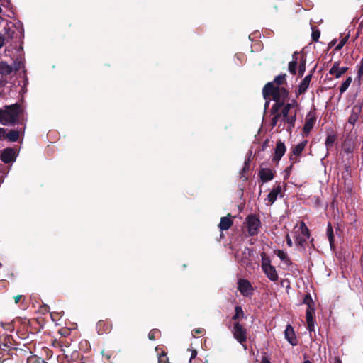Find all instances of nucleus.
Here are the masks:
<instances>
[{
	"mask_svg": "<svg viewBox=\"0 0 363 363\" xmlns=\"http://www.w3.org/2000/svg\"><path fill=\"white\" fill-rule=\"evenodd\" d=\"M21 111V106L18 103L6 106L4 110L0 109V123L3 125H15L18 122Z\"/></svg>",
	"mask_w": 363,
	"mask_h": 363,
	"instance_id": "1",
	"label": "nucleus"
},
{
	"mask_svg": "<svg viewBox=\"0 0 363 363\" xmlns=\"http://www.w3.org/2000/svg\"><path fill=\"white\" fill-rule=\"evenodd\" d=\"M262 95L265 100L272 97L273 101L285 102L289 92L284 87L275 86L274 82H267L262 89Z\"/></svg>",
	"mask_w": 363,
	"mask_h": 363,
	"instance_id": "2",
	"label": "nucleus"
},
{
	"mask_svg": "<svg viewBox=\"0 0 363 363\" xmlns=\"http://www.w3.org/2000/svg\"><path fill=\"white\" fill-rule=\"evenodd\" d=\"M303 303L307 305L306 312V318L307 323V328L311 332L315 330V320L313 318L315 313V302L313 301L311 295L308 293L303 298Z\"/></svg>",
	"mask_w": 363,
	"mask_h": 363,
	"instance_id": "3",
	"label": "nucleus"
},
{
	"mask_svg": "<svg viewBox=\"0 0 363 363\" xmlns=\"http://www.w3.org/2000/svg\"><path fill=\"white\" fill-rule=\"evenodd\" d=\"M14 340L11 335H6L3 340L0 338V354L12 355L14 350L17 348L15 347Z\"/></svg>",
	"mask_w": 363,
	"mask_h": 363,
	"instance_id": "4",
	"label": "nucleus"
},
{
	"mask_svg": "<svg viewBox=\"0 0 363 363\" xmlns=\"http://www.w3.org/2000/svg\"><path fill=\"white\" fill-rule=\"evenodd\" d=\"M232 333L234 338L246 349L247 330L239 322H235L233 324Z\"/></svg>",
	"mask_w": 363,
	"mask_h": 363,
	"instance_id": "5",
	"label": "nucleus"
},
{
	"mask_svg": "<svg viewBox=\"0 0 363 363\" xmlns=\"http://www.w3.org/2000/svg\"><path fill=\"white\" fill-rule=\"evenodd\" d=\"M245 223L247 227V232L250 236H255L258 234L261 226V222L255 214H250L247 216Z\"/></svg>",
	"mask_w": 363,
	"mask_h": 363,
	"instance_id": "6",
	"label": "nucleus"
},
{
	"mask_svg": "<svg viewBox=\"0 0 363 363\" xmlns=\"http://www.w3.org/2000/svg\"><path fill=\"white\" fill-rule=\"evenodd\" d=\"M238 289L241 294L245 297H251L254 291L252 284L247 279H238Z\"/></svg>",
	"mask_w": 363,
	"mask_h": 363,
	"instance_id": "7",
	"label": "nucleus"
},
{
	"mask_svg": "<svg viewBox=\"0 0 363 363\" xmlns=\"http://www.w3.org/2000/svg\"><path fill=\"white\" fill-rule=\"evenodd\" d=\"M316 113L315 110L311 111L306 117V122L303 125V131L306 135H308L314 127L316 123Z\"/></svg>",
	"mask_w": 363,
	"mask_h": 363,
	"instance_id": "8",
	"label": "nucleus"
},
{
	"mask_svg": "<svg viewBox=\"0 0 363 363\" xmlns=\"http://www.w3.org/2000/svg\"><path fill=\"white\" fill-rule=\"evenodd\" d=\"M1 160L5 164H9L16 160V152L12 147L4 149L0 155Z\"/></svg>",
	"mask_w": 363,
	"mask_h": 363,
	"instance_id": "9",
	"label": "nucleus"
},
{
	"mask_svg": "<svg viewBox=\"0 0 363 363\" xmlns=\"http://www.w3.org/2000/svg\"><path fill=\"white\" fill-rule=\"evenodd\" d=\"M340 61L334 62L328 72L329 74L334 76L336 79L340 78L348 70L347 67H340Z\"/></svg>",
	"mask_w": 363,
	"mask_h": 363,
	"instance_id": "10",
	"label": "nucleus"
},
{
	"mask_svg": "<svg viewBox=\"0 0 363 363\" xmlns=\"http://www.w3.org/2000/svg\"><path fill=\"white\" fill-rule=\"evenodd\" d=\"M113 328V324L111 320H101L96 324V330L99 335L109 333Z\"/></svg>",
	"mask_w": 363,
	"mask_h": 363,
	"instance_id": "11",
	"label": "nucleus"
},
{
	"mask_svg": "<svg viewBox=\"0 0 363 363\" xmlns=\"http://www.w3.org/2000/svg\"><path fill=\"white\" fill-rule=\"evenodd\" d=\"M312 76H313V71H311L310 74L306 75L303 79V80L301 81V82L300 83V84L298 87L297 91H296V97H298L299 95H302L306 93V91H307V89L310 85V82L311 81Z\"/></svg>",
	"mask_w": 363,
	"mask_h": 363,
	"instance_id": "12",
	"label": "nucleus"
},
{
	"mask_svg": "<svg viewBox=\"0 0 363 363\" xmlns=\"http://www.w3.org/2000/svg\"><path fill=\"white\" fill-rule=\"evenodd\" d=\"M286 151V147L285 146L284 143L281 140H278L276 144V147L274 150V155L272 159L274 162H278L281 157L284 155Z\"/></svg>",
	"mask_w": 363,
	"mask_h": 363,
	"instance_id": "13",
	"label": "nucleus"
},
{
	"mask_svg": "<svg viewBox=\"0 0 363 363\" xmlns=\"http://www.w3.org/2000/svg\"><path fill=\"white\" fill-rule=\"evenodd\" d=\"M284 335L285 338L292 346H296L298 345V340L294 328L290 324L286 325Z\"/></svg>",
	"mask_w": 363,
	"mask_h": 363,
	"instance_id": "14",
	"label": "nucleus"
},
{
	"mask_svg": "<svg viewBox=\"0 0 363 363\" xmlns=\"http://www.w3.org/2000/svg\"><path fill=\"white\" fill-rule=\"evenodd\" d=\"M362 111V106L354 105L352 108L351 114L348 118V123L352 125H354L356 122L358 121Z\"/></svg>",
	"mask_w": 363,
	"mask_h": 363,
	"instance_id": "15",
	"label": "nucleus"
},
{
	"mask_svg": "<svg viewBox=\"0 0 363 363\" xmlns=\"http://www.w3.org/2000/svg\"><path fill=\"white\" fill-rule=\"evenodd\" d=\"M233 224V221L231 219L230 213H228L227 216L222 217L218 227L221 231L228 230Z\"/></svg>",
	"mask_w": 363,
	"mask_h": 363,
	"instance_id": "16",
	"label": "nucleus"
},
{
	"mask_svg": "<svg viewBox=\"0 0 363 363\" xmlns=\"http://www.w3.org/2000/svg\"><path fill=\"white\" fill-rule=\"evenodd\" d=\"M337 140V135L333 130L327 133V137L325 141V145L328 151L333 147Z\"/></svg>",
	"mask_w": 363,
	"mask_h": 363,
	"instance_id": "17",
	"label": "nucleus"
},
{
	"mask_svg": "<svg viewBox=\"0 0 363 363\" xmlns=\"http://www.w3.org/2000/svg\"><path fill=\"white\" fill-rule=\"evenodd\" d=\"M262 271L270 281L275 282L278 280L279 276L274 266L264 268Z\"/></svg>",
	"mask_w": 363,
	"mask_h": 363,
	"instance_id": "18",
	"label": "nucleus"
},
{
	"mask_svg": "<svg viewBox=\"0 0 363 363\" xmlns=\"http://www.w3.org/2000/svg\"><path fill=\"white\" fill-rule=\"evenodd\" d=\"M298 106V103L297 102L296 99H292L291 102L289 103H285L284 107L282 108V111L280 113H281L282 116H287L290 114V111L294 108H297Z\"/></svg>",
	"mask_w": 363,
	"mask_h": 363,
	"instance_id": "19",
	"label": "nucleus"
},
{
	"mask_svg": "<svg viewBox=\"0 0 363 363\" xmlns=\"http://www.w3.org/2000/svg\"><path fill=\"white\" fill-rule=\"evenodd\" d=\"M259 177L263 183L271 181L274 178V174L272 169L262 168L259 172Z\"/></svg>",
	"mask_w": 363,
	"mask_h": 363,
	"instance_id": "20",
	"label": "nucleus"
},
{
	"mask_svg": "<svg viewBox=\"0 0 363 363\" xmlns=\"http://www.w3.org/2000/svg\"><path fill=\"white\" fill-rule=\"evenodd\" d=\"M283 121L288 125L287 130L291 132V129L294 128L295 123L296 121V111H294V114L288 115L287 116H282Z\"/></svg>",
	"mask_w": 363,
	"mask_h": 363,
	"instance_id": "21",
	"label": "nucleus"
},
{
	"mask_svg": "<svg viewBox=\"0 0 363 363\" xmlns=\"http://www.w3.org/2000/svg\"><path fill=\"white\" fill-rule=\"evenodd\" d=\"M298 55L301 56V53L295 52L293 55V60L289 63V71L293 75H295L297 72V65L298 60H300Z\"/></svg>",
	"mask_w": 363,
	"mask_h": 363,
	"instance_id": "22",
	"label": "nucleus"
},
{
	"mask_svg": "<svg viewBox=\"0 0 363 363\" xmlns=\"http://www.w3.org/2000/svg\"><path fill=\"white\" fill-rule=\"evenodd\" d=\"M281 187L279 184L274 186L268 194V201L270 205L273 204L277 200V196L281 193Z\"/></svg>",
	"mask_w": 363,
	"mask_h": 363,
	"instance_id": "23",
	"label": "nucleus"
},
{
	"mask_svg": "<svg viewBox=\"0 0 363 363\" xmlns=\"http://www.w3.org/2000/svg\"><path fill=\"white\" fill-rule=\"evenodd\" d=\"M327 237L328 238L330 242V247L332 250H335V236L333 233V229L331 223L329 222L327 225Z\"/></svg>",
	"mask_w": 363,
	"mask_h": 363,
	"instance_id": "24",
	"label": "nucleus"
},
{
	"mask_svg": "<svg viewBox=\"0 0 363 363\" xmlns=\"http://www.w3.org/2000/svg\"><path fill=\"white\" fill-rule=\"evenodd\" d=\"M308 143V141L306 140H303L299 144L296 145L294 147H291V153L294 155V156H299L303 150L305 149L306 145Z\"/></svg>",
	"mask_w": 363,
	"mask_h": 363,
	"instance_id": "25",
	"label": "nucleus"
},
{
	"mask_svg": "<svg viewBox=\"0 0 363 363\" xmlns=\"http://www.w3.org/2000/svg\"><path fill=\"white\" fill-rule=\"evenodd\" d=\"M306 55L304 53H301V58L299 60V65H298V76L300 77H303L305 71H306Z\"/></svg>",
	"mask_w": 363,
	"mask_h": 363,
	"instance_id": "26",
	"label": "nucleus"
},
{
	"mask_svg": "<svg viewBox=\"0 0 363 363\" xmlns=\"http://www.w3.org/2000/svg\"><path fill=\"white\" fill-rule=\"evenodd\" d=\"M13 71L12 67L5 62H0V74L1 76L9 75Z\"/></svg>",
	"mask_w": 363,
	"mask_h": 363,
	"instance_id": "27",
	"label": "nucleus"
},
{
	"mask_svg": "<svg viewBox=\"0 0 363 363\" xmlns=\"http://www.w3.org/2000/svg\"><path fill=\"white\" fill-rule=\"evenodd\" d=\"M286 77V74H279L274 79L272 82H274L275 86L281 87V86L285 85L287 83Z\"/></svg>",
	"mask_w": 363,
	"mask_h": 363,
	"instance_id": "28",
	"label": "nucleus"
},
{
	"mask_svg": "<svg viewBox=\"0 0 363 363\" xmlns=\"http://www.w3.org/2000/svg\"><path fill=\"white\" fill-rule=\"evenodd\" d=\"M274 101L275 103L272 105L270 109V113L271 114H280L281 112H279V110L284 107V102L279 101Z\"/></svg>",
	"mask_w": 363,
	"mask_h": 363,
	"instance_id": "29",
	"label": "nucleus"
},
{
	"mask_svg": "<svg viewBox=\"0 0 363 363\" xmlns=\"http://www.w3.org/2000/svg\"><path fill=\"white\" fill-rule=\"evenodd\" d=\"M276 255L284 262L287 264H291V260L288 257L287 254L284 252L283 250H277L274 251Z\"/></svg>",
	"mask_w": 363,
	"mask_h": 363,
	"instance_id": "30",
	"label": "nucleus"
},
{
	"mask_svg": "<svg viewBox=\"0 0 363 363\" xmlns=\"http://www.w3.org/2000/svg\"><path fill=\"white\" fill-rule=\"evenodd\" d=\"M20 131L16 130H10L6 134L5 138H7L11 142H16L19 138Z\"/></svg>",
	"mask_w": 363,
	"mask_h": 363,
	"instance_id": "31",
	"label": "nucleus"
},
{
	"mask_svg": "<svg viewBox=\"0 0 363 363\" xmlns=\"http://www.w3.org/2000/svg\"><path fill=\"white\" fill-rule=\"evenodd\" d=\"M244 317V312L240 306H236L235 308V314L232 317V320L236 321Z\"/></svg>",
	"mask_w": 363,
	"mask_h": 363,
	"instance_id": "32",
	"label": "nucleus"
},
{
	"mask_svg": "<svg viewBox=\"0 0 363 363\" xmlns=\"http://www.w3.org/2000/svg\"><path fill=\"white\" fill-rule=\"evenodd\" d=\"M300 230H301V235L302 237L304 238V239H308L310 238V231H309V229L308 228L307 225H306V223L304 222H301V224H300Z\"/></svg>",
	"mask_w": 363,
	"mask_h": 363,
	"instance_id": "33",
	"label": "nucleus"
},
{
	"mask_svg": "<svg viewBox=\"0 0 363 363\" xmlns=\"http://www.w3.org/2000/svg\"><path fill=\"white\" fill-rule=\"evenodd\" d=\"M352 81V77H348L345 81H344L340 87V95L341 96L350 86Z\"/></svg>",
	"mask_w": 363,
	"mask_h": 363,
	"instance_id": "34",
	"label": "nucleus"
},
{
	"mask_svg": "<svg viewBox=\"0 0 363 363\" xmlns=\"http://www.w3.org/2000/svg\"><path fill=\"white\" fill-rule=\"evenodd\" d=\"M261 258H262V269H263L264 268H267L268 267L272 266L271 264L270 258L266 255L265 252H262L261 254Z\"/></svg>",
	"mask_w": 363,
	"mask_h": 363,
	"instance_id": "35",
	"label": "nucleus"
},
{
	"mask_svg": "<svg viewBox=\"0 0 363 363\" xmlns=\"http://www.w3.org/2000/svg\"><path fill=\"white\" fill-rule=\"evenodd\" d=\"M250 166V162L245 161L244 163V166L240 172V178H242L243 181H246L248 179L247 176H246L245 174L249 171Z\"/></svg>",
	"mask_w": 363,
	"mask_h": 363,
	"instance_id": "36",
	"label": "nucleus"
},
{
	"mask_svg": "<svg viewBox=\"0 0 363 363\" xmlns=\"http://www.w3.org/2000/svg\"><path fill=\"white\" fill-rule=\"evenodd\" d=\"M311 29H312V33H311L312 40L314 42H317L320 38V31L316 26H313L311 27Z\"/></svg>",
	"mask_w": 363,
	"mask_h": 363,
	"instance_id": "37",
	"label": "nucleus"
},
{
	"mask_svg": "<svg viewBox=\"0 0 363 363\" xmlns=\"http://www.w3.org/2000/svg\"><path fill=\"white\" fill-rule=\"evenodd\" d=\"M13 330V325L11 323H0V338H1L2 330H9L11 331Z\"/></svg>",
	"mask_w": 363,
	"mask_h": 363,
	"instance_id": "38",
	"label": "nucleus"
},
{
	"mask_svg": "<svg viewBox=\"0 0 363 363\" xmlns=\"http://www.w3.org/2000/svg\"><path fill=\"white\" fill-rule=\"evenodd\" d=\"M158 363H169L167 354L166 352H162L158 356Z\"/></svg>",
	"mask_w": 363,
	"mask_h": 363,
	"instance_id": "39",
	"label": "nucleus"
},
{
	"mask_svg": "<svg viewBox=\"0 0 363 363\" xmlns=\"http://www.w3.org/2000/svg\"><path fill=\"white\" fill-rule=\"evenodd\" d=\"M307 239H304L303 237L301 236L300 235L296 236V243L297 245H299L302 247H305Z\"/></svg>",
	"mask_w": 363,
	"mask_h": 363,
	"instance_id": "40",
	"label": "nucleus"
},
{
	"mask_svg": "<svg viewBox=\"0 0 363 363\" xmlns=\"http://www.w3.org/2000/svg\"><path fill=\"white\" fill-rule=\"evenodd\" d=\"M273 117L271 121V125L274 128L277 125L279 120L282 117L281 113L280 114H272Z\"/></svg>",
	"mask_w": 363,
	"mask_h": 363,
	"instance_id": "41",
	"label": "nucleus"
},
{
	"mask_svg": "<svg viewBox=\"0 0 363 363\" xmlns=\"http://www.w3.org/2000/svg\"><path fill=\"white\" fill-rule=\"evenodd\" d=\"M348 38H349V35H347L345 37H344L341 40L340 42L339 43V44L335 47V50H340L342 48V47L346 44V43L347 42L348 40Z\"/></svg>",
	"mask_w": 363,
	"mask_h": 363,
	"instance_id": "42",
	"label": "nucleus"
},
{
	"mask_svg": "<svg viewBox=\"0 0 363 363\" xmlns=\"http://www.w3.org/2000/svg\"><path fill=\"white\" fill-rule=\"evenodd\" d=\"M160 332L159 330L157 329H152L150 331L149 334H148V338L150 340H155L156 339V335L157 334H160Z\"/></svg>",
	"mask_w": 363,
	"mask_h": 363,
	"instance_id": "43",
	"label": "nucleus"
},
{
	"mask_svg": "<svg viewBox=\"0 0 363 363\" xmlns=\"http://www.w3.org/2000/svg\"><path fill=\"white\" fill-rule=\"evenodd\" d=\"M4 29L6 30L7 38L10 40L13 39L15 31L11 30L9 27H4Z\"/></svg>",
	"mask_w": 363,
	"mask_h": 363,
	"instance_id": "44",
	"label": "nucleus"
},
{
	"mask_svg": "<svg viewBox=\"0 0 363 363\" xmlns=\"http://www.w3.org/2000/svg\"><path fill=\"white\" fill-rule=\"evenodd\" d=\"M363 76V58L361 60L360 65H358L357 78L359 80L361 79Z\"/></svg>",
	"mask_w": 363,
	"mask_h": 363,
	"instance_id": "45",
	"label": "nucleus"
},
{
	"mask_svg": "<svg viewBox=\"0 0 363 363\" xmlns=\"http://www.w3.org/2000/svg\"><path fill=\"white\" fill-rule=\"evenodd\" d=\"M204 332V329L203 328H196L192 330V334L195 337L196 335H201L203 334Z\"/></svg>",
	"mask_w": 363,
	"mask_h": 363,
	"instance_id": "46",
	"label": "nucleus"
},
{
	"mask_svg": "<svg viewBox=\"0 0 363 363\" xmlns=\"http://www.w3.org/2000/svg\"><path fill=\"white\" fill-rule=\"evenodd\" d=\"M296 157L297 156H294V155H293V153H291V155H290L289 160L291 162V164L294 165V163L299 162V160L296 158Z\"/></svg>",
	"mask_w": 363,
	"mask_h": 363,
	"instance_id": "47",
	"label": "nucleus"
},
{
	"mask_svg": "<svg viewBox=\"0 0 363 363\" xmlns=\"http://www.w3.org/2000/svg\"><path fill=\"white\" fill-rule=\"evenodd\" d=\"M27 363H39V361L35 357H30L27 359Z\"/></svg>",
	"mask_w": 363,
	"mask_h": 363,
	"instance_id": "48",
	"label": "nucleus"
},
{
	"mask_svg": "<svg viewBox=\"0 0 363 363\" xmlns=\"http://www.w3.org/2000/svg\"><path fill=\"white\" fill-rule=\"evenodd\" d=\"M269 139H267L264 141V143H262V148L261 150L262 151H264L268 147H269Z\"/></svg>",
	"mask_w": 363,
	"mask_h": 363,
	"instance_id": "49",
	"label": "nucleus"
},
{
	"mask_svg": "<svg viewBox=\"0 0 363 363\" xmlns=\"http://www.w3.org/2000/svg\"><path fill=\"white\" fill-rule=\"evenodd\" d=\"M293 169V164H291L289 167H286L285 172L286 175L284 177L285 179L288 178L289 174H291V172Z\"/></svg>",
	"mask_w": 363,
	"mask_h": 363,
	"instance_id": "50",
	"label": "nucleus"
},
{
	"mask_svg": "<svg viewBox=\"0 0 363 363\" xmlns=\"http://www.w3.org/2000/svg\"><path fill=\"white\" fill-rule=\"evenodd\" d=\"M6 137V130L4 128H0V140L4 139Z\"/></svg>",
	"mask_w": 363,
	"mask_h": 363,
	"instance_id": "51",
	"label": "nucleus"
},
{
	"mask_svg": "<svg viewBox=\"0 0 363 363\" xmlns=\"http://www.w3.org/2000/svg\"><path fill=\"white\" fill-rule=\"evenodd\" d=\"M6 83V80L4 79L1 75H0V87L4 86Z\"/></svg>",
	"mask_w": 363,
	"mask_h": 363,
	"instance_id": "52",
	"label": "nucleus"
},
{
	"mask_svg": "<svg viewBox=\"0 0 363 363\" xmlns=\"http://www.w3.org/2000/svg\"><path fill=\"white\" fill-rule=\"evenodd\" d=\"M350 166L349 164H346L345 167V172H346V175H344V173L342 174V177H345L346 176H350Z\"/></svg>",
	"mask_w": 363,
	"mask_h": 363,
	"instance_id": "53",
	"label": "nucleus"
},
{
	"mask_svg": "<svg viewBox=\"0 0 363 363\" xmlns=\"http://www.w3.org/2000/svg\"><path fill=\"white\" fill-rule=\"evenodd\" d=\"M6 38L0 35V48L5 44Z\"/></svg>",
	"mask_w": 363,
	"mask_h": 363,
	"instance_id": "54",
	"label": "nucleus"
},
{
	"mask_svg": "<svg viewBox=\"0 0 363 363\" xmlns=\"http://www.w3.org/2000/svg\"><path fill=\"white\" fill-rule=\"evenodd\" d=\"M196 355H197V351L196 350H192L189 362H191L192 359H194L196 357Z\"/></svg>",
	"mask_w": 363,
	"mask_h": 363,
	"instance_id": "55",
	"label": "nucleus"
},
{
	"mask_svg": "<svg viewBox=\"0 0 363 363\" xmlns=\"http://www.w3.org/2000/svg\"><path fill=\"white\" fill-rule=\"evenodd\" d=\"M21 298H22L21 295H17V296H14L15 303H16V304L18 303Z\"/></svg>",
	"mask_w": 363,
	"mask_h": 363,
	"instance_id": "56",
	"label": "nucleus"
},
{
	"mask_svg": "<svg viewBox=\"0 0 363 363\" xmlns=\"http://www.w3.org/2000/svg\"><path fill=\"white\" fill-rule=\"evenodd\" d=\"M262 363H271L269 359L266 357L263 356L262 358Z\"/></svg>",
	"mask_w": 363,
	"mask_h": 363,
	"instance_id": "57",
	"label": "nucleus"
},
{
	"mask_svg": "<svg viewBox=\"0 0 363 363\" xmlns=\"http://www.w3.org/2000/svg\"><path fill=\"white\" fill-rule=\"evenodd\" d=\"M286 243L289 247H292V241L289 235L286 236Z\"/></svg>",
	"mask_w": 363,
	"mask_h": 363,
	"instance_id": "58",
	"label": "nucleus"
},
{
	"mask_svg": "<svg viewBox=\"0 0 363 363\" xmlns=\"http://www.w3.org/2000/svg\"><path fill=\"white\" fill-rule=\"evenodd\" d=\"M334 363H342V361L340 357H335L334 359Z\"/></svg>",
	"mask_w": 363,
	"mask_h": 363,
	"instance_id": "59",
	"label": "nucleus"
},
{
	"mask_svg": "<svg viewBox=\"0 0 363 363\" xmlns=\"http://www.w3.org/2000/svg\"><path fill=\"white\" fill-rule=\"evenodd\" d=\"M248 259H247L246 257L245 258H242V259L240 261L241 263L242 264H247L248 263Z\"/></svg>",
	"mask_w": 363,
	"mask_h": 363,
	"instance_id": "60",
	"label": "nucleus"
},
{
	"mask_svg": "<svg viewBox=\"0 0 363 363\" xmlns=\"http://www.w3.org/2000/svg\"><path fill=\"white\" fill-rule=\"evenodd\" d=\"M345 151L346 152L350 153V152H352V148H350V147L345 148Z\"/></svg>",
	"mask_w": 363,
	"mask_h": 363,
	"instance_id": "61",
	"label": "nucleus"
},
{
	"mask_svg": "<svg viewBox=\"0 0 363 363\" xmlns=\"http://www.w3.org/2000/svg\"><path fill=\"white\" fill-rule=\"evenodd\" d=\"M235 257L238 260V252H236L235 254Z\"/></svg>",
	"mask_w": 363,
	"mask_h": 363,
	"instance_id": "62",
	"label": "nucleus"
},
{
	"mask_svg": "<svg viewBox=\"0 0 363 363\" xmlns=\"http://www.w3.org/2000/svg\"><path fill=\"white\" fill-rule=\"evenodd\" d=\"M303 363H311L309 360H305Z\"/></svg>",
	"mask_w": 363,
	"mask_h": 363,
	"instance_id": "63",
	"label": "nucleus"
},
{
	"mask_svg": "<svg viewBox=\"0 0 363 363\" xmlns=\"http://www.w3.org/2000/svg\"><path fill=\"white\" fill-rule=\"evenodd\" d=\"M2 363H7V362H6V360H4V361L2 362Z\"/></svg>",
	"mask_w": 363,
	"mask_h": 363,
	"instance_id": "64",
	"label": "nucleus"
}]
</instances>
